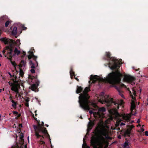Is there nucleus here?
I'll return each mask as SVG.
<instances>
[{"mask_svg":"<svg viewBox=\"0 0 148 148\" xmlns=\"http://www.w3.org/2000/svg\"><path fill=\"white\" fill-rule=\"evenodd\" d=\"M105 56L106 57L104 58V59L107 60L108 63L105 65L106 66L108 65L111 69L114 71L109 73L106 78L103 79V81L113 86L117 84H120L123 75L119 69L121 65L119 61L115 57H111V54L109 52H106Z\"/></svg>","mask_w":148,"mask_h":148,"instance_id":"1","label":"nucleus"},{"mask_svg":"<svg viewBox=\"0 0 148 148\" xmlns=\"http://www.w3.org/2000/svg\"><path fill=\"white\" fill-rule=\"evenodd\" d=\"M90 90L89 87H86L83 93L80 94L79 97L78 102L79 106L84 110H88L90 109L89 105V101L88 100L90 97L88 93Z\"/></svg>","mask_w":148,"mask_h":148,"instance_id":"2","label":"nucleus"},{"mask_svg":"<svg viewBox=\"0 0 148 148\" xmlns=\"http://www.w3.org/2000/svg\"><path fill=\"white\" fill-rule=\"evenodd\" d=\"M38 126L34 125L33 126L34 128L36 131L35 135L38 138L41 137L40 140L38 141V143L39 145H42L44 146L45 144V142L44 141V137L42 135L40 134H45L47 136H49V135L45 127L41 126L38 121Z\"/></svg>","mask_w":148,"mask_h":148,"instance_id":"3","label":"nucleus"},{"mask_svg":"<svg viewBox=\"0 0 148 148\" xmlns=\"http://www.w3.org/2000/svg\"><path fill=\"white\" fill-rule=\"evenodd\" d=\"M98 101L102 104L106 103L108 107H110L113 105H114L115 106H117V108H119V104L114 101L113 99L111 98L108 95H104V93L102 92L98 97Z\"/></svg>","mask_w":148,"mask_h":148,"instance_id":"4","label":"nucleus"},{"mask_svg":"<svg viewBox=\"0 0 148 148\" xmlns=\"http://www.w3.org/2000/svg\"><path fill=\"white\" fill-rule=\"evenodd\" d=\"M21 53V51L18 50L16 47L13 48L11 45L6 46L3 51V53L5 57H7V59L10 60H12L13 57L16 55L18 56Z\"/></svg>","mask_w":148,"mask_h":148,"instance_id":"5","label":"nucleus"},{"mask_svg":"<svg viewBox=\"0 0 148 148\" xmlns=\"http://www.w3.org/2000/svg\"><path fill=\"white\" fill-rule=\"evenodd\" d=\"M111 138L108 136V134L105 137L103 136H100L99 139L98 140L95 136H92L90 140V144L93 148H97V146L99 145H103L106 142V140L111 139Z\"/></svg>","mask_w":148,"mask_h":148,"instance_id":"6","label":"nucleus"},{"mask_svg":"<svg viewBox=\"0 0 148 148\" xmlns=\"http://www.w3.org/2000/svg\"><path fill=\"white\" fill-rule=\"evenodd\" d=\"M12 76L13 78L12 80L13 82H9V84L11 86V90L17 94L18 93V88H20V85L18 84L19 80L20 81V79H18L17 76H14V74Z\"/></svg>","mask_w":148,"mask_h":148,"instance_id":"7","label":"nucleus"},{"mask_svg":"<svg viewBox=\"0 0 148 148\" xmlns=\"http://www.w3.org/2000/svg\"><path fill=\"white\" fill-rule=\"evenodd\" d=\"M28 78L32 80V81L33 83H35L31 85L29 87V88L31 89L33 91H36L37 86H39L40 83L39 81L37 79V75L35 76H32L31 75H28Z\"/></svg>","mask_w":148,"mask_h":148,"instance_id":"8","label":"nucleus"},{"mask_svg":"<svg viewBox=\"0 0 148 148\" xmlns=\"http://www.w3.org/2000/svg\"><path fill=\"white\" fill-rule=\"evenodd\" d=\"M91 105L94 108H90V109H92L93 111H97V113L98 114H99L100 112H103L106 111V109L104 107L99 108L95 103H92Z\"/></svg>","mask_w":148,"mask_h":148,"instance_id":"9","label":"nucleus"},{"mask_svg":"<svg viewBox=\"0 0 148 148\" xmlns=\"http://www.w3.org/2000/svg\"><path fill=\"white\" fill-rule=\"evenodd\" d=\"M124 79L126 82L131 83L132 85L134 84V81L135 80L134 77L130 75H125L124 77Z\"/></svg>","mask_w":148,"mask_h":148,"instance_id":"10","label":"nucleus"},{"mask_svg":"<svg viewBox=\"0 0 148 148\" xmlns=\"http://www.w3.org/2000/svg\"><path fill=\"white\" fill-rule=\"evenodd\" d=\"M0 40L4 43L5 45L8 44L11 42L14 43V41L12 39H10L9 38H3L1 39Z\"/></svg>","mask_w":148,"mask_h":148,"instance_id":"11","label":"nucleus"},{"mask_svg":"<svg viewBox=\"0 0 148 148\" xmlns=\"http://www.w3.org/2000/svg\"><path fill=\"white\" fill-rule=\"evenodd\" d=\"M29 64L32 68L30 70V72L32 73H35V71L34 69L36 67L38 66H37L36 63V64H35L31 60H30L29 61Z\"/></svg>","mask_w":148,"mask_h":148,"instance_id":"12","label":"nucleus"},{"mask_svg":"<svg viewBox=\"0 0 148 148\" xmlns=\"http://www.w3.org/2000/svg\"><path fill=\"white\" fill-rule=\"evenodd\" d=\"M132 115L130 114H124L122 115V117L125 121L127 122L130 121Z\"/></svg>","mask_w":148,"mask_h":148,"instance_id":"13","label":"nucleus"},{"mask_svg":"<svg viewBox=\"0 0 148 148\" xmlns=\"http://www.w3.org/2000/svg\"><path fill=\"white\" fill-rule=\"evenodd\" d=\"M90 81H92V83H95L98 80V78H97V76L93 75H92L90 76Z\"/></svg>","mask_w":148,"mask_h":148,"instance_id":"14","label":"nucleus"},{"mask_svg":"<svg viewBox=\"0 0 148 148\" xmlns=\"http://www.w3.org/2000/svg\"><path fill=\"white\" fill-rule=\"evenodd\" d=\"M135 105L134 103H132L131 106L130 110L131 113L132 115H134L136 113L135 111H134L135 109Z\"/></svg>","mask_w":148,"mask_h":148,"instance_id":"15","label":"nucleus"},{"mask_svg":"<svg viewBox=\"0 0 148 148\" xmlns=\"http://www.w3.org/2000/svg\"><path fill=\"white\" fill-rule=\"evenodd\" d=\"M29 55H31L32 56L34 60L35 61L36 63L37 66H38V63L37 61H36L37 57L34 55V52L33 51H29Z\"/></svg>","mask_w":148,"mask_h":148,"instance_id":"16","label":"nucleus"},{"mask_svg":"<svg viewBox=\"0 0 148 148\" xmlns=\"http://www.w3.org/2000/svg\"><path fill=\"white\" fill-rule=\"evenodd\" d=\"M94 125V122L93 121H90L89 122L88 125V130L89 131L91 130Z\"/></svg>","mask_w":148,"mask_h":148,"instance_id":"17","label":"nucleus"},{"mask_svg":"<svg viewBox=\"0 0 148 148\" xmlns=\"http://www.w3.org/2000/svg\"><path fill=\"white\" fill-rule=\"evenodd\" d=\"M7 16L6 15H4L1 17L0 18V24H2L5 21L7 18Z\"/></svg>","mask_w":148,"mask_h":148,"instance_id":"18","label":"nucleus"},{"mask_svg":"<svg viewBox=\"0 0 148 148\" xmlns=\"http://www.w3.org/2000/svg\"><path fill=\"white\" fill-rule=\"evenodd\" d=\"M26 63V61L24 60H22L20 62V64L19 65V68H21L23 67H25V66Z\"/></svg>","mask_w":148,"mask_h":148,"instance_id":"19","label":"nucleus"},{"mask_svg":"<svg viewBox=\"0 0 148 148\" xmlns=\"http://www.w3.org/2000/svg\"><path fill=\"white\" fill-rule=\"evenodd\" d=\"M17 32V28L16 27H14L12 31V34L14 36L16 35Z\"/></svg>","mask_w":148,"mask_h":148,"instance_id":"20","label":"nucleus"},{"mask_svg":"<svg viewBox=\"0 0 148 148\" xmlns=\"http://www.w3.org/2000/svg\"><path fill=\"white\" fill-rule=\"evenodd\" d=\"M126 141L124 143L123 147L124 148H131L130 147V145H129L128 141L126 139Z\"/></svg>","mask_w":148,"mask_h":148,"instance_id":"21","label":"nucleus"},{"mask_svg":"<svg viewBox=\"0 0 148 148\" xmlns=\"http://www.w3.org/2000/svg\"><path fill=\"white\" fill-rule=\"evenodd\" d=\"M132 127H131L130 129H127L125 132V135H127L128 136H130V135L131 132V130L132 128V127H133V126H132Z\"/></svg>","mask_w":148,"mask_h":148,"instance_id":"22","label":"nucleus"},{"mask_svg":"<svg viewBox=\"0 0 148 148\" xmlns=\"http://www.w3.org/2000/svg\"><path fill=\"white\" fill-rule=\"evenodd\" d=\"M83 88L81 86H77L76 91V93L78 94L80 93L83 90Z\"/></svg>","mask_w":148,"mask_h":148,"instance_id":"23","label":"nucleus"},{"mask_svg":"<svg viewBox=\"0 0 148 148\" xmlns=\"http://www.w3.org/2000/svg\"><path fill=\"white\" fill-rule=\"evenodd\" d=\"M70 73L71 76V79L73 78V76H75V72L73 71V69L72 67L71 68V69L70 71Z\"/></svg>","mask_w":148,"mask_h":148,"instance_id":"24","label":"nucleus"},{"mask_svg":"<svg viewBox=\"0 0 148 148\" xmlns=\"http://www.w3.org/2000/svg\"><path fill=\"white\" fill-rule=\"evenodd\" d=\"M10 100L12 103V106L14 108L16 109V108L17 105L16 102H15L14 100L12 99H11Z\"/></svg>","mask_w":148,"mask_h":148,"instance_id":"25","label":"nucleus"},{"mask_svg":"<svg viewBox=\"0 0 148 148\" xmlns=\"http://www.w3.org/2000/svg\"><path fill=\"white\" fill-rule=\"evenodd\" d=\"M83 143L82 145V148H90L89 147L87 146L85 141V139L84 138L83 139Z\"/></svg>","mask_w":148,"mask_h":148,"instance_id":"26","label":"nucleus"},{"mask_svg":"<svg viewBox=\"0 0 148 148\" xmlns=\"http://www.w3.org/2000/svg\"><path fill=\"white\" fill-rule=\"evenodd\" d=\"M101 135L100 136H103L104 137H105L108 134V133L105 131H102L101 132Z\"/></svg>","mask_w":148,"mask_h":148,"instance_id":"27","label":"nucleus"},{"mask_svg":"<svg viewBox=\"0 0 148 148\" xmlns=\"http://www.w3.org/2000/svg\"><path fill=\"white\" fill-rule=\"evenodd\" d=\"M116 89H117L118 91V92L119 93V95L121 97L123 98H124V96L123 95L122 93V91L120 89H119V88H117V87H116Z\"/></svg>","mask_w":148,"mask_h":148,"instance_id":"28","label":"nucleus"},{"mask_svg":"<svg viewBox=\"0 0 148 148\" xmlns=\"http://www.w3.org/2000/svg\"><path fill=\"white\" fill-rule=\"evenodd\" d=\"M116 89H117L118 91V92L119 93V95L121 97L123 98H124V96L123 95L122 93V91L120 89H119V88H117V87H116Z\"/></svg>","mask_w":148,"mask_h":148,"instance_id":"29","label":"nucleus"},{"mask_svg":"<svg viewBox=\"0 0 148 148\" xmlns=\"http://www.w3.org/2000/svg\"><path fill=\"white\" fill-rule=\"evenodd\" d=\"M20 69L19 76L23 77L24 75V73L21 68Z\"/></svg>","mask_w":148,"mask_h":148,"instance_id":"30","label":"nucleus"},{"mask_svg":"<svg viewBox=\"0 0 148 148\" xmlns=\"http://www.w3.org/2000/svg\"><path fill=\"white\" fill-rule=\"evenodd\" d=\"M11 22V21L8 20L6 21V22L5 23V27H7L8 26L9 24Z\"/></svg>","mask_w":148,"mask_h":148,"instance_id":"31","label":"nucleus"},{"mask_svg":"<svg viewBox=\"0 0 148 148\" xmlns=\"http://www.w3.org/2000/svg\"><path fill=\"white\" fill-rule=\"evenodd\" d=\"M89 112L90 114H93L94 116L95 115L97 114V112H94L92 110H89Z\"/></svg>","mask_w":148,"mask_h":148,"instance_id":"32","label":"nucleus"},{"mask_svg":"<svg viewBox=\"0 0 148 148\" xmlns=\"http://www.w3.org/2000/svg\"><path fill=\"white\" fill-rule=\"evenodd\" d=\"M24 135L23 133H21L20 134V138L21 140H22L23 138Z\"/></svg>","mask_w":148,"mask_h":148,"instance_id":"33","label":"nucleus"},{"mask_svg":"<svg viewBox=\"0 0 148 148\" xmlns=\"http://www.w3.org/2000/svg\"><path fill=\"white\" fill-rule=\"evenodd\" d=\"M11 61V63L14 66H16V64L15 62L14 61H12L11 60H10Z\"/></svg>","mask_w":148,"mask_h":148,"instance_id":"34","label":"nucleus"},{"mask_svg":"<svg viewBox=\"0 0 148 148\" xmlns=\"http://www.w3.org/2000/svg\"><path fill=\"white\" fill-rule=\"evenodd\" d=\"M22 53L23 54V55L21 57L22 58H23L26 55V53L24 51H23Z\"/></svg>","mask_w":148,"mask_h":148,"instance_id":"35","label":"nucleus"},{"mask_svg":"<svg viewBox=\"0 0 148 148\" xmlns=\"http://www.w3.org/2000/svg\"><path fill=\"white\" fill-rule=\"evenodd\" d=\"M16 43L18 45H20L21 44L20 42V40L18 39H17L16 41Z\"/></svg>","mask_w":148,"mask_h":148,"instance_id":"36","label":"nucleus"},{"mask_svg":"<svg viewBox=\"0 0 148 148\" xmlns=\"http://www.w3.org/2000/svg\"><path fill=\"white\" fill-rule=\"evenodd\" d=\"M25 101L26 102L28 103V102L29 101V97H27L25 100Z\"/></svg>","mask_w":148,"mask_h":148,"instance_id":"37","label":"nucleus"},{"mask_svg":"<svg viewBox=\"0 0 148 148\" xmlns=\"http://www.w3.org/2000/svg\"><path fill=\"white\" fill-rule=\"evenodd\" d=\"M28 58L29 59V60H30L32 58H33V57L32 56H31V55H29L27 56Z\"/></svg>","mask_w":148,"mask_h":148,"instance_id":"38","label":"nucleus"},{"mask_svg":"<svg viewBox=\"0 0 148 148\" xmlns=\"http://www.w3.org/2000/svg\"><path fill=\"white\" fill-rule=\"evenodd\" d=\"M14 114L17 115L18 114V113L16 111H14L12 112Z\"/></svg>","mask_w":148,"mask_h":148,"instance_id":"39","label":"nucleus"},{"mask_svg":"<svg viewBox=\"0 0 148 148\" xmlns=\"http://www.w3.org/2000/svg\"><path fill=\"white\" fill-rule=\"evenodd\" d=\"M17 116L15 118L16 119H17L18 118H19L21 116V114H18Z\"/></svg>","mask_w":148,"mask_h":148,"instance_id":"40","label":"nucleus"},{"mask_svg":"<svg viewBox=\"0 0 148 148\" xmlns=\"http://www.w3.org/2000/svg\"><path fill=\"white\" fill-rule=\"evenodd\" d=\"M33 117L34 118V119H35L36 121L37 122H38H38H39L40 123V121L39 120L38 121V120H37V118L34 117V114H33Z\"/></svg>","mask_w":148,"mask_h":148,"instance_id":"41","label":"nucleus"},{"mask_svg":"<svg viewBox=\"0 0 148 148\" xmlns=\"http://www.w3.org/2000/svg\"><path fill=\"white\" fill-rule=\"evenodd\" d=\"M145 135L146 136H148V132L147 131H146L145 132Z\"/></svg>","mask_w":148,"mask_h":148,"instance_id":"42","label":"nucleus"},{"mask_svg":"<svg viewBox=\"0 0 148 148\" xmlns=\"http://www.w3.org/2000/svg\"><path fill=\"white\" fill-rule=\"evenodd\" d=\"M27 29V27L24 26H23V30H26V29Z\"/></svg>","mask_w":148,"mask_h":148,"instance_id":"43","label":"nucleus"},{"mask_svg":"<svg viewBox=\"0 0 148 148\" xmlns=\"http://www.w3.org/2000/svg\"><path fill=\"white\" fill-rule=\"evenodd\" d=\"M40 125H41V126H42V127H44V124L43 122H42V124H40Z\"/></svg>","mask_w":148,"mask_h":148,"instance_id":"44","label":"nucleus"},{"mask_svg":"<svg viewBox=\"0 0 148 148\" xmlns=\"http://www.w3.org/2000/svg\"><path fill=\"white\" fill-rule=\"evenodd\" d=\"M25 105L26 106L28 107L29 106L28 103L26 102V103H25Z\"/></svg>","mask_w":148,"mask_h":148,"instance_id":"45","label":"nucleus"},{"mask_svg":"<svg viewBox=\"0 0 148 148\" xmlns=\"http://www.w3.org/2000/svg\"><path fill=\"white\" fill-rule=\"evenodd\" d=\"M75 79L78 82H79V79H78L77 78L75 77V76L74 77Z\"/></svg>","mask_w":148,"mask_h":148,"instance_id":"46","label":"nucleus"},{"mask_svg":"<svg viewBox=\"0 0 148 148\" xmlns=\"http://www.w3.org/2000/svg\"><path fill=\"white\" fill-rule=\"evenodd\" d=\"M124 103V102L123 101V100H121V102H120V104H121V105H122L123 104V103Z\"/></svg>","mask_w":148,"mask_h":148,"instance_id":"47","label":"nucleus"},{"mask_svg":"<svg viewBox=\"0 0 148 148\" xmlns=\"http://www.w3.org/2000/svg\"><path fill=\"white\" fill-rule=\"evenodd\" d=\"M140 119H138V120H137V123H140Z\"/></svg>","mask_w":148,"mask_h":148,"instance_id":"48","label":"nucleus"},{"mask_svg":"<svg viewBox=\"0 0 148 148\" xmlns=\"http://www.w3.org/2000/svg\"><path fill=\"white\" fill-rule=\"evenodd\" d=\"M141 130L142 132H143L144 131V129L143 128H141Z\"/></svg>","mask_w":148,"mask_h":148,"instance_id":"49","label":"nucleus"},{"mask_svg":"<svg viewBox=\"0 0 148 148\" xmlns=\"http://www.w3.org/2000/svg\"><path fill=\"white\" fill-rule=\"evenodd\" d=\"M8 74L10 76V77H11L12 76L11 74V73L10 72H8Z\"/></svg>","mask_w":148,"mask_h":148,"instance_id":"50","label":"nucleus"},{"mask_svg":"<svg viewBox=\"0 0 148 148\" xmlns=\"http://www.w3.org/2000/svg\"><path fill=\"white\" fill-rule=\"evenodd\" d=\"M125 86L124 84H122L121 85V87H125Z\"/></svg>","mask_w":148,"mask_h":148,"instance_id":"51","label":"nucleus"},{"mask_svg":"<svg viewBox=\"0 0 148 148\" xmlns=\"http://www.w3.org/2000/svg\"><path fill=\"white\" fill-rule=\"evenodd\" d=\"M36 112L37 110H36L35 111V115L36 116L37 115V114H36Z\"/></svg>","mask_w":148,"mask_h":148,"instance_id":"52","label":"nucleus"},{"mask_svg":"<svg viewBox=\"0 0 148 148\" xmlns=\"http://www.w3.org/2000/svg\"><path fill=\"white\" fill-rule=\"evenodd\" d=\"M96 130H97V131L98 132L99 131V130L98 128H96Z\"/></svg>","mask_w":148,"mask_h":148,"instance_id":"53","label":"nucleus"},{"mask_svg":"<svg viewBox=\"0 0 148 148\" xmlns=\"http://www.w3.org/2000/svg\"><path fill=\"white\" fill-rule=\"evenodd\" d=\"M12 97L11 96H10V99H12Z\"/></svg>","mask_w":148,"mask_h":148,"instance_id":"54","label":"nucleus"},{"mask_svg":"<svg viewBox=\"0 0 148 148\" xmlns=\"http://www.w3.org/2000/svg\"><path fill=\"white\" fill-rule=\"evenodd\" d=\"M121 125H125V124L123 123H121Z\"/></svg>","mask_w":148,"mask_h":148,"instance_id":"55","label":"nucleus"},{"mask_svg":"<svg viewBox=\"0 0 148 148\" xmlns=\"http://www.w3.org/2000/svg\"><path fill=\"white\" fill-rule=\"evenodd\" d=\"M19 126L20 127H22V124H20Z\"/></svg>","mask_w":148,"mask_h":148,"instance_id":"56","label":"nucleus"},{"mask_svg":"<svg viewBox=\"0 0 148 148\" xmlns=\"http://www.w3.org/2000/svg\"><path fill=\"white\" fill-rule=\"evenodd\" d=\"M45 126H46L47 127H48L49 126L47 124H46Z\"/></svg>","mask_w":148,"mask_h":148,"instance_id":"57","label":"nucleus"},{"mask_svg":"<svg viewBox=\"0 0 148 148\" xmlns=\"http://www.w3.org/2000/svg\"><path fill=\"white\" fill-rule=\"evenodd\" d=\"M118 138L119 139L121 138V136H119L118 137Z\"/></svg>","mask_w":148,"mask_h":148,"instance_id":"58","label":"nucleus"},{"mask_svg":"<svg viewBox=\"0 0 148 148\" xmlns=\"http://www.w3.org/2000/svg\"><path fill=\"white\" fill-rule=\"evenodd\" d=\"M141 126V125H140V124H139L138 125V126Z\"/></svg>","mask_w":148,"mask_h":148,"instance_id":"59","label":"nucleus"},{"mask_svg":"<svg viewBox=\"0 0 148 148\" xmlns=\"http://www.w3.org/2000/svg\"><path fill=\"white\" fill-rule=\"evenodd\" d=\"M80 118H81V119H83V118H82V116H81L80 117Z\"/></svg>","mask_w":148,"mask_h":148,"instance_id":"60","label":"nucleus"},{"mask_svg":"<svg viewBox=\"0 0 148 148\" xmlns=\"http://www.w3.org/2000/svg\"><path fill=\"white\" fill-rule=\"evenodd\" d=\"M18 72V71H16V73L17 74Z\"/></svg>","mask_w":148,"mask_h":148,"instance_id":"61","label":"nucleus"},{"mask_svg":"<svg viewBox=\"0 0 148 148\" xmlns=\"http://www.w3.org/2000/svg\"><path fill=\"white\" fill-rule=\"evenodd\" d=\"M89 84H90V83H91V81H89Z\"/></svg>","mask_w":148,"mask_h":148,"instance_id":"62","label":"nucleus"},{"mask_svg":"<svg viewBox=\"0 0 148 148\" xmlns=\"http://www.w3.org/2000/svg\"><path fill=\"white\" fill-rule=\"evenodd\" d=\"M0 56L1 57H2V55L1 54H0Z\"/></svg>","mask_w":148,"mask_h":148,"instance_id":"63","label":"nucleus"},{"mask_svg":"<svg viewBox=\"0 0 148 148\" xmlns=\"http://www.w3.org/2000/svg\"><path fill=\"white\" fill-rule=\"evenodd\" d=\"M2 90L1 89H0V92H1V91Z\"/></svg>","mask_w":148,"mask_h":148,"instance_id":"64","label":"nucleus"}]
</instances>
